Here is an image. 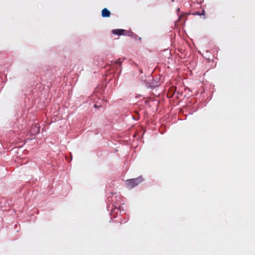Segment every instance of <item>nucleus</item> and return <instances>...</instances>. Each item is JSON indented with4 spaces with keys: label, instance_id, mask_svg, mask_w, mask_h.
<instances>
[{
    "label": "nucleus",
    "instance_id": "nucleus-1",
    "mask_svg": "<svg viewBox=\"0 0 255 255\" xmlns=\"http://www.w3.org/2000/svg\"><path fill=\"white\" fill-rule=\"evenodd\" d=\"M143 181V179L141 176H139L137 178L134 179H130L126 180V184L127 186L130 188L132 189L138 185L139 183H141Z\"/></svg>",
    "mask_w": 255,
    "mask_h": 255
},
{
    "label": "nucleus",
    "instance_id": "nucleus-2",
    "mask_svg": "<svg viewBox=\"0 0 255 255\" xmlns=\"http://www.w3.org/2000/svg\"><path fill=\"white\" fill-rule=\"evenodd\" d=\"M112 33L118 35H124L126 33V30L122 29H114L112 30Z\"/></svg>",
    "mask_w": 255,
    "mask_h": 255
},
{
    "label": "nucleus",
    "instance_id": "nucleus-3",
    "mask_svg": "<svg viewBox=\"0 0 255 255\" xmlns=\"http://www.w3.org/2000/svg\"><path fill=\"white\" fill-rule=\"evenodd\" d=\"M110 15L111 12L107 8L103 9L102 10V16L103 17H110Z\"/></svg>",
    "mask_w": 255,
    "mask_h": 255
},
{
    "label": "nucleus",
    "instance_id": "nucleus-4",
    "mask_svg": "<svg viewBox=\"0 0 255 255\" xmlns=\"http://www.w3.org/2000/svg\"><path fill=\"white\" fill-rule=\"evenodd\" d=\"M40 131V128L39 126L35 125L34 127H32V128L31 129V133L32 134H36L39 132Z\"/></svg>",
    "mask_w": 255,
    "mask_h": 255
},
{
    "label": "nucleus",
    "instance_id": "nucleus-5",
    "mask_svg": "<svg viewBox=\"0 0 255 255\" xmlns=\"http://www.w3.org/2000/svg\"><path fill=\"white\" fill-rule=\"evenodd\" d=\"M193 14H194V15H201V13H199V12H198V11H196V12H194V13H193ZM202 14H204V10H203V12H202Z\"/></svg>",
    "mask_w": 255,
    "mask_h": 255
},
{
    "label": "nucleus",
    "instance_id": "nucleus-6",
    "mask_svg": "<svg viewBox=\"0 0 255 255\" xmlns=\"http://www.w3.org/2000/svg\"><path fill=\"white\" fill-rule=\"evenodd\" d=\"M122 61H121L120 60V59L115 61V63H117V64H119V65H121V63H122Z\"/></svg>",
    "mask_w": 255,
    "mask_h": 255
},
{
    "label": "nucleus",
    "instance_id": "nucleus-7",
    "mask_svg": "<svg viewBox=\"0 0 255 255\" xmlns=\"http://www.w3.org/2000/svg\"><path fill=\"white\" fill-rule=\"evenodd\" d=\"M101 106V105H98L97 104H95L94 105V107L96 108H99V107H100Z\"/></svg>",
    "mask_w": 255,
    "mask_h": 255
}]
</instances>
